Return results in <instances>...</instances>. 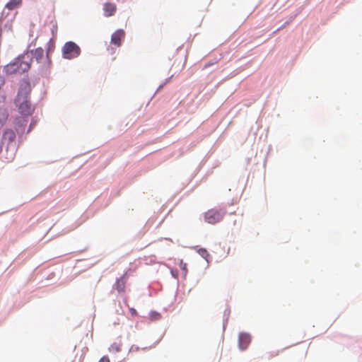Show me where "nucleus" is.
Segmentation results:
<instances>
[{"instance_id":"obj_1","label":"nucleus","mask_w":362,"mask_h":362,"mask_svg":"<svg viewBox=\"0 0 362 362\" xmlns=\"http://www.w3.org/2000/svg\"><path fill=\"white\" fill-rule=\"evenodd\" d=\"M30 82L27 81L22 82L14 102L18 112L25 117L31 115L35 110V106L30 101Z\"/></svg>"},{"instance_id":"obj_2","label":"nucleus","mask_w":362,"mask_h":362,"mask_svg":"<svg viewBox=\"0 0 362 362\" xmlns=\"http://www.w3.org/2000/svg\"><path fill=\"white\" fill-rule=\"evenodd\" d=\"M32 58L28 52L15 58L4 67L6 75H21L27 72L31 66Z\"/></svg>"},{"instance_id":"obj_3","label":"nucleus","mask_w":362,"mask_h":362,"mask_svg":"<svg viewBox=\"0 0 362 362\" xmlns=\"http://www.w3.org/2000/svg\"><path fill=\"white\" fill-rule=\"evenodd\" d=\"M81 49L74 42H66L62 48L63 57L67 59H71L80 55Z\"/></svg>"},{"instance_id":"obj_4","label":"nucleus","mask_w":362,"mask_h":362,"mask_svg":"<svg viewBox=\"0 0 362 362\" xmlns=\"http://www.w3.org/2000/svg\"><path fill=\"white\" fill-rule=\"evenodd\" d=\"M33 58L39 64H41L42 68L47 69L50 66L51 61L47 54L45 57L44 49L42 47H37L31 50Z\"/></svg>"},{"instance_id":"obj_5","label":"nucleus","mask_w":362,"mask_h":362,"mask_svg":"<svg viewBox=\"0 0 362 362\" xmlns=\"http://www.w3.org/2000/svg\"><path fill=\"white\" fill-rule=\"evenodd\" d=\"M224 214L225 212H223L221 210L211 209L205 213L204 218L207 223L215 224L223 219Z\"/></svg>"},{"instance_id":"obj_6","label":"nucleus","mask_w":362,"mask_h":362,"mask_svg":"<svg viewBox=\"0 0 362 362\" xmlns=\"http://www.w3.org/2000/svg\"><path fill=\"white\" fill-rule=\"evenodd\" d=\"M125 33L123 30H117L111 36V43L117 47H120L122 41L124 39Z\"/></svg>"},{"instance_id":"obj_7","label":"nucleus","mask_w":362,"mask_h":362,"mask_svg":"<svg viewBox=\"0 0 362 362\" xmlns=\"http://www.w3.org/2000/svg\"><path fill=\"white\" fill-rule=\"evenodd\" d=\"M127 279V273L126 272L122 277L117 279L114 288L118 291L119 293H123L125 291V286Z\"/></svg>"},{"instance_id":"obj_8","label":"nucleus","mask_w":362,"mask_h":362,"mask_svg":"<svg viewBox=\"0 0 362 362\" xmlns=\"http://www.w3.org/2000/svg\"><path fill=\"white\" fill-rule=\"evenodd\" d=\"M251 341L250 336L246 333H241L238 337L239 347L242 350L247 349Z\"/></svg>"},{"instance_id":"obj_9","label":"nucleus","mask_w":362,"mask_h":362,"mask_svg":"<svg viewBox=\"0 0 362 362\" xmlns=\"http://www.w3.org/2000/svg\"><path fill=\"white\" fill-rule=\"evenodd\" d=\"M103 10L105 12V16L109 17L115 14L117 10V7L115 4L106 3L104 4Z\"/></svg>"},{"instance_id":"obj_10","label":"nucleus","mask_w":362,"mask_h":362,"mask_svg":"<svg viewBox=\"0 0 362 362\" xmlns=\"http://www.w3.org/2000/svg\"><path fill=\"white\" fill-rule=\"evenodd\" d=\"M4 141H7L8 144H10L15 141L16 139V134L12 129H6L2 138Z\"/></svg>"},{"instance_id":"obj_11","label":"nucleus","mask_w":362,"mask_h":362,"mask_svg":"<svg viewBox=\"0 0 362 362\" xmlns=\"http://www.w3.org/2000/svg\"><path fill=\"white\" fill-rule=\"evenodd\" d=\"M22 4V0H10L5 6L8 10H13Z\"/></svg>"},{"instance_id":"obj_12","label":"nucleus","mask_w":362,"mask_h":362,"mask_svg":"<svg viewBox=\"0 0 362 362\" xmlns=\"http://www.w3.org/2000/svg\"><path fill=\"white\" fill-rule=\"evenodd\" d=\"M121 350H122V343L120 341L112 343L109 348V351L110 352H113V353H118Z\"/></svg>"},{"instance_id":"obj_13","label":"nucleus","mask_w":362,"mask_h":362,"mask_svg":"<svg viewBox=\"0 0 362 362\" xmlns=\"http://www.w3.org/2000/svg\"><path fill=\"white\" fill-rule=\"evenodd\" d=\"M180 268L182 271H184L185 273L187 272V264L184 263L182 260H180Z\"/></svg>"},{"instance_id":"obj_14","label":"nucleus","mask_w":362,"mask_h":362,"mask_svg":"<svg viewBox=\"0 0 362 362\" xmlns=\"http://www.w3.org/2000/svg\"><path fill=\"white\" fill-rule=\"evenodd\" d=\"M129 313L130 314L132 315V316H136L137 315V312L136 310L133 308H129Z\"/></svg>"},{"instance_id":"obj_15","label":"nucleus","mask_w":362,"mask_h":362,"mask_svg":"<svg viewBox=\"0 0 362 362\" xmlns=\"http://www.w3.org/2000/svg\"><path fill=\"white\" fill-rule=\"evenodd\" d=\"M98 362H110L107 356L102 357Z\"/></svg>"},{"instance_id":"obj_16","label":"nucleus","mask_w":362,"mask_h":362,"mask_svg":"<svg viewBox=\"0 0 362 362\" xmlns=\"http://www.w3.org/2000/svg\"><path fill=\"white\" fill-rule=\"evenodd\" d=\"M277 355H278V352L275 353L274 354H271L270 356L272 357V356H277Z\"/></svg>"},{"instance_id":"obj_17","label":"nucleus","mask_w":362,"mask_h":362,"mask_svg":"<svg viewBox=\"0 0 362 362\" xmlns=\"http://www.w3.org/2000/svg\"><path fill=\"white\" fill-rule=\"evenodd\" d=\"M202 253H204V252H206V250H204V249H202Z\"/></svg>"},{"instance_id":"obj_18","label":"nucleus","mask_w":362,"mask_h":362,"mask_svg":"<svg viewBox=\"0 0 362 362\" xmlns=\"http://www.w3.org/2000/svg\"><path fill=\"white\" fill-rule=\"evenodd\" d=\"M31 126H32V124H30V127L29 129V131H31Z\"/></svg>"}]
</instances>
